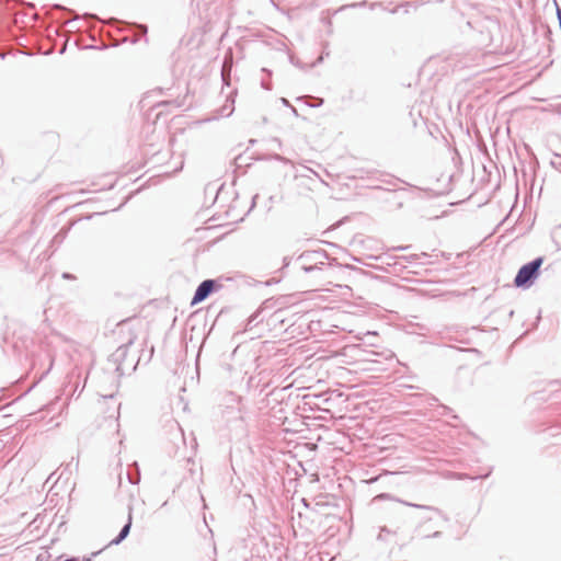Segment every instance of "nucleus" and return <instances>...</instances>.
Returning <instances> with one entry per match:
<instances>
[{"mask_svg":"<svg viewBox=\"0 0 561 561\" xmlns=\"http://www.w3.org/2000/svg\"><path fill=\"white\" fill-rule=\"evenodd\" d=\"M541 264L542 259L538 257L535 261L522 266L514 279V284L517 287L527 285L529 282L537 277Z\"/></svg>","mask_w":561,"mask_h":561,"instance_id":"1","label":"nucleus"},{"mask_svg":"<svg viewBox=\"0 0 561 561\" xmlns=\"http://www.w3.org/2000/svg\"><path fill=\"white\" fill-rule=\"evenodd\" d=\"M216 283L213 279L204 280L196 289L195 295L191 301V306H195L204 301L215 289Z\"/></svg>","mask_w":561,"mask_h":561,"instance_id":"2","label":"nucleus"},{"mask_svg":"<svg viewBox=\"0 0 561 561\" xmlns=\"http://www.w3.org/2000/svg\"><path fill=\"white\" fill-rule=\"evenodd\" d=\"M130 525H131V522L130 519L128 520V523L124 526V528L122 529L121 534L118 535L117 538H115L114 540H112L111 543H114V545H117L129 533V529H130Z\"/></svg>","mask_w":561,"mask_h":561,"instance_id":"3","label":"nucleus"}]
</instances>
